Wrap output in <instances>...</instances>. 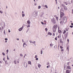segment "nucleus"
<instances>
[{
    "instance_id": "obj_1",
    "label": "nucleus",
    "mask_w": 73,
    "mask_h": 73,
    "mask_svg": "<svg viewBox=\"0 0 73 73\" xmlns=\"http://www.w3.org/2000/svg\"><path fill=\"white\" fill-rule=\"evenodd\" d=\"M63 20V22L65 24V23H66L67 21V19H66V17H64Z\"/></svg>"
},
{
    "instance_id": "obj_2",
    "label": "nucleus",
    "mask_w": 73,
    "mask_h": 73,
    "mask_svg": "<svg viewBox=\"0 0 73 73\" xmlns=\"http://www.w3.org/2000/svg\"><path fill=\"white\" fill-rule=\"evenodd\" d=\"M51 20L52 23H54V24L56 23V20H55V19H54V18H53V19H52Z\"/></svg>"
},
{
    "instance_id": "obj_3",
    "label": "nucleus",
    "mask_w": 73,
    "mask_h": 73,
    "mask_svg": "<svg viewBox=\"0 0 73 73\" xmlns=\"http://www.w3.org/2000/svg\"><path fill=\"white\" fill-rule=\"evenodd\" d=\"M62 11H61V10H60V17H62V16H63V15H64V14L63 13V12H61Z\"/></svg>"
},
{
    "instance_id": "obj_4",
    "label": "nucleus",
    "mask_w": 73,
    "mask_h": 73,
    "mask_svg": "<svg viewBox=\"0 0 73 73\" xmlns=\"http://www.w3.org/2000/svg\"><path fill=\"white\" fill-rule=\"evenodd\" d=\"M64 4H65L66 5H68V4H70V2H69V1H68L64 2Z\"/></svg>"
},
{
    "instance_id": "obj_5",
    "label": "nucleus",
    "mask_w": 73,
    "mask_h": 73,
    "mask_svg": "<svg viewBox=\"0 0 73 73\" xmlns=\"http://www.w3.org/2000/svg\"><path fill=\"white\" fill-rule=\"evenodd\" d=\"M1 26L2 27V29L1 27H0V31L1 32H3V27L2 26V24H1Z\"/></svg>"
},
{
    "instance_id": "obj_6",
    "label": "nucleus",
    "mask_w": 73,
    "mask_h": 73,
    "mask_svg": "<svg viewBox=\"0 0 73 73\" xmlns=\"http://www.w3.org/2000/svg\"><path fill=\"white\" fill-rule=\"evenodd\" d=\"M24 65L25 68H27L28 66V65H27V64L26 62L24 63Z\"/></svg>"
},
{
    "instance_id": "obj_7",
    "label": "nucleus",
    "mask_w": 73,
    "mask_h": 73,
    "mask_svg": "<svg viewBox=\"0 0 73 73\" xmlns=\"http://www.w3.org/2000/svg\"><path fill=\"white\" fill-rule=\"evenodd\" d=\"M57 25H54L53 26V29H56L57 28Z\"/></svg>"
},
{
    "instance_id": "obj_8",
    "label": "nucleus",
    "mask_w": 73,
    "mask_h": 73,
    "mask_svg": "<svg viewBox=\"0 0 73 73\" xmlns=\"http://www.w3.org/2000/svg\"><path fill=\"white\" fill-rule=\"evenodd\" d=\"M38 68H40V67L41 66V65H40V64L38 63Z\"/></svg>"
},
{
    "instance_id": "obj_9",
    "label": "nucleus",
    "mask_w": 73,
    "mask_h": 73,
    "mask_svg": "<svg viewBox=\"0 0 73 73\" xmlns=\"http://www.w3.org/2000/svg\"><path fill=\"white\" fill-rule=\"evenodd\" d=\"M70 73V70H66V73Z\"/></svg>"
},
{
    "instance_id": "obj_10",
    "label": "nucleus",
    "mask_w": 73,
    "mask_h": 73,
    "mask_svg": "<svg viewBox=\"0 0 73 73\" xmlns=\"http://www.w3.org/2000/svg\"><path fill=\"white\" fill-rule=\"evenodd\" d=\"M64 10H65L66 11V10H67V7L66 6H65L64 7Z\"/></svg>"
},
{
    "instance_id": "obj_11",
    "label": "nucleus",
    "mask_w": 73,
    "mask_h": 73,
    "mask_svg": "<svg viewBox=\"0 0 73 73\" xmlns=\"http://www.w3.org/2000/svg\"><path fill=\"white\" fill-rule=\"evenodd\" d=\"M69 33H68V32H67V33L65 34V36L66 37H68V34Z\"/></svg>"
},
{
    "instance_id": "obj_12",
    "label": "nucleus",
    "mask_w": 73,
    "mask_h": 73,
    "mask_svg": "<svg viewBox=\"0 0 73 73\" xmlns=\"http://www.w3.org/2000/svg\"><path fill=\"white\" fill-rule=\"evenodd\" d=\"M23 29H22V27H21V28H20V29H19V32H20V31H21V30Z\"/></svg>"
},
{
    "instance_id": "obj_13",
    "label": "nucleus",
    "mask_w": 73,
    "mask_h": 73,
    "mask_svg": "<svg viewBox=\"0 0 73 73\" xmlns=\"http://www.w3.org/2000/svg\"><path fill=\"white\" fill-rule=\"evenodd\" d=\"M48 35H50V36H51L52 35V33L50 32L48 33Z\"/></svg>"
},
{
    "instance_id": "obj_14",
    "label": "nucleus",
    "mask_w": 73,
    "mask_h": 73,
    "mask_svg": "<svg viewBox=\"0 0 73 73\" xmlns=\"http://www.w3.org/2000/svg\"><path fill=\"white\" fill-rule=\"evenodd\" d=\"M56 29H53V32H56Z\"/></svg>"
},
{
    "instance_id": "obj_15",
    "label": "nucleus",
    "mask_w": 73,
    "mask_h": 73,
    "mask_svg": "<svg viewBox=\"0 0 73 73\" xmlns=\"http://www.w3.org/2000/svg\"><path fill=\"white\" fill-rule=\"evenodd\" d=\"M28 64H30V65H31V61H29L28 62Z\"/></svg>"
},
{
    "instance_id": "obj_16",
    "label": "nucleus",
    "mask_w": 73,
    "mask_h": 73,
    "mask_svg": "<svg viewBox=\"0 0 73 73\" xmlns=\"http://www.w3.org/2000/svg\"><path fill=\"white\" fill-rule=\"evenodd\" d=\"M20 56H21V57H23V54L21 53L20 54Z\"/></svg>"
},
{
    "instance_id": "obj_17",
    "label": "nucleus",
    "mask_w": 73,
    "mask_h": 73,
    "mask_svg": "<svg viewBox=\"0 0 73 73\" xmlns=\"http://www.w3.org/2000/svg\"><path fill=\"white\" fill-rule=\"evenodd\" d=\"M67 68L68 69H71V68H70V66H67Z\"/></svg>"
},
{
    "instance_id": "obj_18",
    "label": "nucleus",
    "mask_w": 73,
    "mask_h": 73,
    "mask_svg": "<svg viewBox=\"0 0 73 73\" xmlns=\"http://www.w3.org/2000/svg\"><path fill=\"white\" fill-rule=\"evenodd\" d=\"M27 23L28 24H30V21L29 20H28L27 21Z\"/></svg>"
},
{
    "instance_id": "obj_19",
    "label": "nucleus",
    "mask_w": 73,
    "mask_h": 73,
    "mask_svg": "<svg viewBox=\"0 0 73 73\" xmlns=\"http://www.w3.org/2000/svg\"><path fill=\"white\" fill-rule=\"evenodd\" d=\"M5 62L6 64H7V65H8V62H7V60L5 61Z\"/></svg>"
},
{
    "instance_id": "obj_20",
    "label": "nucleus",
    "mask_w": 73,
    "mask_h": 73,
    "mask_svg": "<svg viewBox=\"0 0 73 73\" xmlns=\"http://www.w3.org/2000/svg\"><path fill=\"white\" fill-rule=\"evenodd\" d=\"M66 33V31L64 30L63 33V34H65Z\"/></svg>"
},
{
    "instance_id": "obj_21",
    "label": "nucleus",
    "mask_w": 73,
    "mask_h": 73,
    "mask_svg": "<svg viewBox=\"0 0 73 73\" xmlns=\"http://www.w3.org/2000/svg\"><path fill=\"white\" fill-rule=\"evenodd\" d=\"M61 5L62 6V7H64L65 6V5H63V4H61Z\"/></svg>"
},
{
    "instance_id": "obj_22",
    "label": "nucleus",
    "mask_w": 73,
    "mask_h": 73,
    "mask_svg": "<svg viewBox=\"0 0 73 73\" xmlns=\"http://www.w3.org/2000/svg\"><path fill=\"white\" fill-rule=\"evenodd\" d=\"M38 9H40L41 8V6H39L38 7Z\"/></svg>"
},
{
    "instance_id": "obj_23",
    "label": "nucleus",
    "mask_w": 73,
    "mask_h": 73,
    "mask_svg": "<svg viewBox=\"0 0 73 73\" xmlns=\"http://www.w3.org/2000/svg\"><path fill=\"white\" fill-rule=\"evenodd\" d=\"M40 54H42V50H41L40 51Z\"/></svg>"
},
{
    "instance_id": "obj_24",
    "label": "nucleus",
    "mask_w": 73,
    "mask_h": 73,
    "mask_svg": "<svg viewBox=\"0 0 73 73\" xmlns=\"http://www.w3.org/2000/svg\"><path fill=\"white\" fill-rule=\"evenodd\" d=\"M22 15L23 17L24 16H25V14H23Z\"/></svg>"
},
{
    "instance_id": "obj_25",
    "label": "nucleus",
    "mask_w": 73,
    "mask_h": 73,
    "mask_svg": "<svg viewBox=\"0 0 73 73\" xmlns=\"http://www.w3.org/2000/svg\"><path fill=\"white\" fill-rule=\"evenodd\" d=\"M56 19L57 20V21H58V17H56Z\"/></svg>"
},
{
    "instance_id": "obj_26",
    "label": "nucleus",
    "mask_w": 73,
    "mask_h": 73,
    "mask_svg": "<svg viewBox=\"0 0 73 73\" xmlns=\"http://www.w3.org/2000/svg\"><path fill=\"white\" fill-rule=\"evenodd\" d=\"M33 14H34V15H37V13H36L35 12Z\"/></svg>"
},
{
    "instance_id": "obj_27",
    "label": "nucleus",
    "mask_w": 73,
    "mask_h": 73,
    "mask_svg": "<svg viewBox=\"0 0 73 73\" xmlns=\"http://www.w3.org/2000/svg\"><path fill=\"white\" fill-rule=\"evenodd\" d=\"M26 45V44L25 43H24L23 44V46L24 47H24H25V46H24V45Z\"/></svg>"
},
{
    "instance_id": "obj_28",
    "label": "nucleus",
    "mask_w": 73,
    "mask_h": 73,
    "mask_svg": "<svg viewBox=\"0 0 73 73\" xmlns=\"http://www.w3.org/2000/svg\"><path fill=\"white\" fill-rule=\"evenodd\" d=\"M14 63H15V64H17V63H16V60L14 61Z\"/></svg>"
},
{
    "instance_id": "obj_29",
    "label": "nucleus",
    "mask_w": 73,
    "mask_h": 73,
    "mask_svg": "<svg viewBox=\"0 0 73 73\" xmlns=\"http://www.w3.org/2000/svg\"><path fill=\"white\" fill-rule=\"evenodd\" d=\"M45 49V48H42L41 50H44Z\"/></svg>"
},
{
    "instance_id": "obj_30",
    "label": "nucleus",
    "mask_w": 73,
    "mask_h": 73,
    "mask_svg": "<svg viewBox=\"0 0 73 73\" xmlns=\"http://www.w3.org/2000/svg\"><path fill=\"white\" fill-rule=\"evenodd\" d=\"M55 40H57V37H56L55 38Z\"/></svg>"
},
{
    "instance_id": "obj_31",
    "label": "nucleus",
    "mask_w": 73,
    "mask_h": 73,
    "mask_svg": "<svg viewBox=\"0 0 73 73\" xmlns=\"http://www.w3.org/2000/svg\"><path fill=\"white\" fill-rule=\"evenodd\" d=\"M60 43H62L63 42L62 41V40H60Z\"/></svg>"
},
{
    "instance_id": "obj_32",
    "label": "nucleus",
    "mask_w": 73,
    "mask_h": 73,
    "mask_svg": "<svg viewBox=\"0 0 73 73\" xmlns=\"http://www.w3.org/2000/svg\"><path fill=\"white\" fill-rule=\"evenodd\" d=\"M37 55H36L35 57V58H37Z\"/></svg>"
},
{
    "instance_id": "obj_33",
    "label": "nucleus",
    "mask_w": 73,
    "mask_h": 73,
    "mask_svg": "<svg viewBox=\"0 0 73 73\" xmlns=\"http://www.w3.org/2000/svg\"><path fill=\"white\" fill-rule=\"evenodd\" d=\"M27 26L28 28V27H30V25H29L28 26Z\"/></svg>"
},
{
    "instance_id": "obj_34",
    "label": "nucleus",
    "mask_w": 73,
    "mask_h": 73,
    "mask_svg": "<svg viewBox=\"0 0 73 73\" xmlns=\"http://www.w3.org/2000/svg\"><path fill=\"white\" fill-rule=\"evenodd\" d=\"M35 60H36V61H37V60H38V58H36Z\"/></svg>"
},
{
    "instance_id": "obj_35",
    "label": "nucleus",
    "mask_w": 73,
    "mask_h": 73,
    "mask_svg": "<svg viewBox=\"0 0 73 73\" xmlns=\"http://www.w3.org/2000/svg\"><path fill=\"white\" fill-rule=\"evenodd\" d=\"M41 23L42 24V25H44V23L43 22H41Z\"/></svg>"
},
{
    "instance_id": "obj_36",
    "label": "nucleus",
    "mask_w": 73,
    "mask_h": 73,
    "mask_svg": "<svg viewBox=\"0 0 73 73\" xmlns=\"http://www.w3.org/2000/svg\"><path fill=\"white\" fill-rule=\"evenodd\" d=\"M2 54L3 56H5V53L4 52L2 53Z\"/></svg>"
},
{
    "instance_id": "obj_37",
    "label": "nucleus",
    "mask_w": 73,
    "mask_h": 73,
    "mask_svg": "<svg viewBox=\"0 0 73 73\" xmlns=\"http://www.w3.org/2000/svg\"><path fill=\"white\" fill-rule=\"evenodd\" d=\"M45 7L46 8H48V6L47 5H46L45 6Z\"/></svg>"
},
{
    "instance_id": "obj_38",
    "label": "nucleus",
    "mask_w": 73,
    "mask_h": 73,
    "mask_svg": "<svg viewBox=\"0 0 73 73\" xmlns=\"http://www.w3.org/2000/svg\"><path fill=\"white\" fill-rule=\"evenodd\" d=\"M60 24H62V21H61L60 22Z\"/></svg>"
},
{
    "instance_id": "obj_39",
    "label": "nucleus",
    "mask_w": 73,
    "mask_h": 73,
    "mask_svg": "<svg viewBox=\"0 0 73 73\" xmlns=\"http://www.w3.org/2000/svg\"><path fill=\"white\" fill-rule=\"evenodd\" d=\"M61 31L60 30H59L58 31L59 33H61Z\"/></svg>"
},
{
    "instance_id": "obj_40",
    "label": "nucleus",
    "mask_w": 73,
    "mask_h": 73,
    "mask_svg": "<svg viewBox=\"0 0 73 73\" xmlns=\"http://www.w3.org/2000/svg\"><path fill=\"white\" fill-rule=\"evenodd\" d=\"M45 30L46 31H48V29H47V28H46L45 29Z\"/></svg>"
},
{
    "instance_id": "obj_41",
    "label": "nucleus",
    "mask_w": 73,
    "mask_h": 73,
    "mask_svg": "<svg viewBox=\"0 0 73 73\" xmlns=\"http://www.w3.org/2000/svg\"><path fill=\"white\" fill-rule=\"evenodd\" d=\"M35 41H34L33 42V44H35Z\"/></svg>"
},
{
    "instance_id": "obj_42",
    "label": "nucleus",
    "mask_w": 73,
    "mask_h": 73,
    "mask_svg": "<svg viewBox=\"0 0 73 73\" xmlns=\"http://www.w3.org/2000/svg\"><path fill=\"white\" fill-rule=\"evenodd\" d=\"M60 48H61V49H62V48H63V47L62 46H60Z\"/></svg>"
},
{
    "instance_id": "obj_43",
    "label": "nucleus",
    "mask_w": 73,
    "mask_h": 73,
    "mask_svg": "<svg viewBox=\"0 0 73 73\" xmlns=\"http://www.w3.org/2000/svg\"><path fill=\"white\" fill-rule=\"evenodd\" d=\"M53 36H55V34L54 33H53Z\"/></svg>"
},
{
    "instance_id": "obj_44",
    "label": "nucleus",
    "mask_w": 73,
    "mask_h": 73,
    "mask_svg": "<svg viewBox=\"0 0 73 73\" xmlns=\"http://www.w3.org/2000/svg\"><path fill=\"white\" fill-rule=\"evenodd\" d=\"M5 40H8V38H5Z\"/></svg>"
},
{
    "instance_id": "obj_45",
    "label": "nucleus",
    "mask_w": 73,
    "mask_h": 73,
    "mask_svg": "<svg viewBox=\"0 0 73 73\" xmlns=\"http://www.w3.org/2000/svg\"><path fill=\"white\" fill-rule=\"evenodd\" d=\"M50 46L51 47H52V46H53V45H52L51 44H50Z\"/></svg>"
},
{
    "instance_id": "obj_46",
    "label": "nucleus",
    "mask_w": 73,
    "mask_h": 73,
    "mask_svg": "<svg viewBox=\"0 0 73 73\" xmlns=\"http://www.w3.org/2000/svg\"><path fill=\"white\" fill-rule=\"evenodd\" d=\"M4 34L5 35L6 33H5V30H4Z\"/></svg>"
},
{
    "instance_id": "obj_47",
    "label": "nucleus",
    "mask_w": 73,
    "mask_h": 73,
    "mask_svg": "<svg viewBox=\"0 0 73 73\" xmlns=\"http://www.w3.org/2000/svg\"><path fill=\"white\" fill-rule=\"evenodd\" d=\"M64 49H62L61 50V51L62 52H63V51H64Z\"/></svg>"
},
{
    "instance_id": "obj_48",
    "label": "nucleus",
    "mask_w": 73,
    "mask_h": 73,
    "mask_svg": "<svg viewBox=\"0 0 73 73\" xmlns=\"http://www.w3.org/2000/svg\"><path fill=\"white\" fill-rule=\"evenodd\" d=\"M54 48H57V46H54Z\"/></svg>"
},
{
    "instance_id": "obj_49",
    "label": "nucleus",
    "mask_w": 73,
    "mask_h": 73,
    "mask_svg": "<svg viewBox=\"0 0 73 73\" xmlns=\"http://www.w3.org/2000/svg\"><path fill=\"white\" fill-rule=\"evenodd\" d=\"M29 42H30V43H31V44H32V42L31 41V40H29Z\"/></svg>"
},
{
    "instance_id": "obj_50",
    "label": "nucleus",
    "mask_w": 73,
    "mask_h": 73,
    "mask_svg": "<svg viewBox=\"0 0 73 73\" xmlns=\"http://www.w3.org/2000/svg\"><path fill=\"white\" fill-rule=\"evenodd\" d=\"M67 41L68 42V43H69V39H67Z\"/></svg>"
},
{
    "instance_id": "obj_51",
    "label": "nucleus",
    "mask_w": 73,
    "mask_h": 73,
    "mask_svg": "<svg viewBox=\"0 0 73 73\" xmlns=\"http://www.w3.org/2000/svg\"><path fill=\"white\" fill-rule=\"evenodd\" d=\"M60 10H61V11H62H62H63V12H64V11L63 10L61 9Z\"/></svg>"
},
{
    "instance_id": "obj_52",
    "label": "nucleus",
    "mask_w": 73,
    "mask_h": 73,
    "mask_svg": "<svg viewBox=\"0 0 73 73\" xmlns=\"http://www.w3.org/2000/svg\"><path fill=\"white\" fill-rule=\"evenodd\" d=\"M67 49L68 50V51H69V47H67Z\"/></svg>"
},
{
    "instance_id": "obj_53",
    "label": "nucleus",
    "mask_w": 73,
    "mask_h": 73,
    "mask_svg": "<svg viewBox=\"0 0 73 73\" xmlns=\"http://www.w3.org/2000/svg\"><path fill=\"white\" fill-rule=\"evenodd\" d=\"M8 32L9 33H10V32H11V31H10V30H9V29Z\"/></svg>"
},
{
    "instance_id": "obj_54",
    "label": "nucleus",
    "mask_w": 73,
    "mask_h": 73,
    "mask_svg": "<svg viewBox=\"0 0 73 73\" xmlns=\"http://www.w3.org/2000/svg\"><path fill=\"white\" fill-rule=\"evenodd\" d=\"M70 28H72L73 27V26H70Z\"/></svg>"
},
{
    "instance_id": "obj_55",
    "label": "nucleus",
    "mask_w": 73,
    "mask_h": 73,
    "mask_svg": "<svg viewBox=\"0 0 73 73\" xmlns=\"http://www.w3.org/2000/svg\"><path fill=\"white\" fill-rule=\"evenodd\" d=\"M6 52H7V53H8V52H9V50H6Z\"/></svg>"
},
{
    "instance_id": "obj_56",
    "label": "nucleus",
    "mask_w": 73,
    "mask_h": 73,
    "mask_svg": "<svg viewBox=\"0 0 73 73\" xmlns=\"http://www.w3.org/2000/svg\"><path fill=\"white\" fill-rule=\"evenodd\" d=\"M3 60L5 61V58H3Z\"/></svg>"
},
{
    "instance_id": "obj_57",
    "label": "nucleus",
    "mask_w": 73,
    "mask_h": 73,
    "mask_svg": "<svg viewBox=\"0 0 73 73\" xmlns=\"http://www.w3.org/2000/svg\"><path fill=\"white\" fill-rule=\"evenodd\" d=\"M0 12L1 13V14H2V13H3V12H1V11H0Z\"/></svg>"
},
{
    "instance_id": "obj_58",
    "label": "nucleus",
    "mask_w": 73,
    "mask_h": 73,
    "mask_svg": "<svg viewBox=\"0 0 73 73\" xmlns=\"http://www.w3.org/2000/svg\"><path fill=\"white\" fill-rule=\"evenodd\" d=\"M25 56H26V54H25V56L24 57V58H25Z\"/></svg>"
},
{
    "instance_id": "obj_59",
    "label": "nucleus",
    "mask_w": 73,
    "mask_h": 73,
    "mask_svg": "<svg viewBox=\"0 0 73 73\" xmlns=\"http://www.w3.org/2000/svg\"><path fill=\"white\" fill-rule=\"evenodd\" d=\"M58 38H60V36H58Z\"/></svg>"
},
{
    "instance_id": "obj_60",
    "label": "nucleus",
    "mask_w": 73,
    "mask_h": 73,
    "mask_svg": "<svg viewBox=\"0 0 73 73\" xmlns=\"http://www.w3.org/2000/svg\"><path fill=\"white\" fill-rule=\"evenodd\" d=\"M54 17H57V15H55L54 16Z\"/></svg>"
},
{
    "instance_id": "obj_61",
    "label": "nucleus",
    "mask_w": 73,
    "mask_h": 73,
    "mask_svg": "<svg viewBox=\"0 0 73 73\" xmlns=\"http://www.w3.org/2000/svg\"><path fill=\"white\" fill-rule=\"evenodd\" d=\"M22 42H24V40H23V39H22Z\"/></svg>"
},
{
    "instance_id": "obj_62",
    "label": "nucleus",
    "mask_w": 73,
    "mask_h": 73,
    "mask_svg": "<svg viewBox=\"0 0 73 73\" xmlns=\"http://www.w3.org/2000/svg\"><path fill=\"white\" fill-rule=\"evenodd\" d=\"M0 63H1V64H2V62H1V61H0Z\"/></svg>"
},
{
    "instance_id": "obj_63",
    "label": "nucleus",
    "mask_w": 73,
    "mask_h": 73,
    "mask_svg": "<svg viewBox=\"0 0 73 73\" xmlns=\"http://www.w3.org/2000/svg\"><path fill=\"white\" fill-rule=\"evenodd\" d=\"M7 60H9V58L8 57H7Z\"/></svg>"
},
{
    "instance_id": "obj_64",
    "label": "nucleus",
    "mask_w": 73,
    "mask_h": 73,
    "mask_svg": "<svg viewBox=\"0 0 73 73\" xmlns=\"http://www.w3.org/2000/svg\"><path fill=\"white\" fill-rule=\"evenodd\" d=\"M71 25H73V23H71Z\"/></svg>"
}]
</instances>
